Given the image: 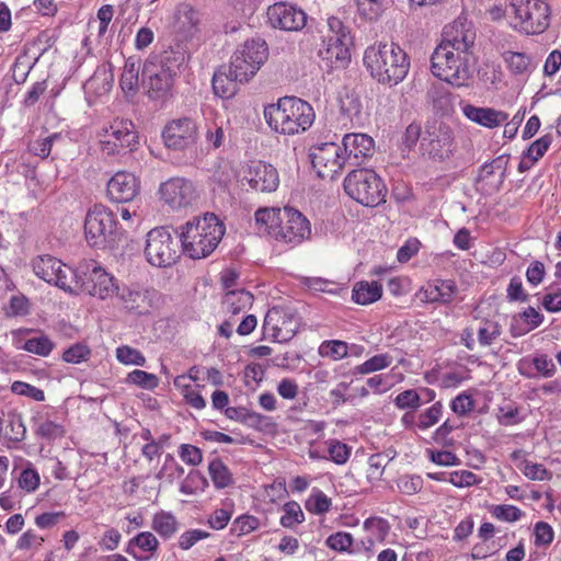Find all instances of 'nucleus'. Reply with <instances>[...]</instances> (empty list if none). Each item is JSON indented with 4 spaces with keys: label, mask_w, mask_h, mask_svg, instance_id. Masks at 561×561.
<instances>
[{
    "label": "nucleus",
    "mask_w": 561,
    "mask_h": 561,
    "mask_svg": "<svg viewBox=\"0 0 561 561\" xmlns=\"http://www.w3.org/2000/svg\"><path fill=\"white\" fill-rule=\"evenodd\" d=\"M474 42L476 31L470 24L458 20L447 25L431 56L432 73L454 87H469L474 73Z\"/></svg>",
    "instance_id": "obj_1"
},
{
    "label": "nucleus",
    "mask_w": 561,
    "mask_h": 561,
    "mask_svg": "<svg viewBox=\"0 0 561 561\" xmlns=\"http://www.w3.org/2000/svg\"><path fill=\"white\" fill-rule=\"evenodd\" d=\"M364 65L379 83L396 85L403 81L410 69L405 51L394 43H379L366 48Z\"/></svg>",
    "instance_id": "obj_2"
},
{
    "label": "nucleus",
    "mask_w": 561,
    "mask_h": 561,
    "mask_svg": "<svg viewBox=\"0 0 561 561\" xmlns=\"http://www.w3.org/2000/svg\"><path fill=\"white\" fill-rule=\"evenodd\" d=\"M225 234L224 224L214 215L187 221L180 234L184 253L191 259H204L218 247Z\"/></svg>",
    "instance_id": "obj_3"
},
{
    "label": "nucleus",
    "mask_w": 561,
    "mask_h": 561,
    "mask_svg": "<svg viewBox=\"0 0 561 561\" xmlns=\"http://www.w3.org/2000/svg\"><path fill=\"white\" fill-rule=\"evenodd\" d=\"M264 117L268 126L284 135H294L305 131L314 121V112L309 103L295 98L286 96L264 108Z\"/></svg>",
    "instance_id": "obj_4"
},
{
    "label": "nucleus",
    "mask_w": 561,
    "mask_h": 561,
    "mask_svg": "<svg viewBox=\"0 0 561 561\" xmlns=\"http://www.w3.org/2000/svg\"><path fill=\"white\" fill-rule=\"evenodd\" d=\"M507 18L520 33L541 34L550 25V7L545 0H508Z\"/></svg>",
    "instance_id": "obj_5"
},
{
    "label": "nucleus",
    "mask_w": 561,
    "mask_h": 561,
    "mask_svg": "<svg viewBox=\"0 0 561 561\" xmlns=\"http://www.w3.org/2000/svg\"><path fill=\"white\" fill-rule=\"evenodd\" d=\"M346 194L357 203L376 207L385 202L387 188L380 176L370 169H357L344 179Z\"/></svg>",
    "instance_id": "obj_6"
},
{
    "label": "nucleus",
    "mask_w": 561,
    "mask_h": 561,
    "mask_svg": "<svg viewBox=\"0 0 561 561\" xmlns=\"http://www.w3.org/2000/svg\"><path fill=\"white\" fill-rule=\"evenodd\" d=\"M268 48L263 38L245 41L233 53L228 70L230 78L240 83L248 82L267 60Z\"/></svg>",
    "instance_id": "obj_7"
},
{
    "label": "nucleus",
    "mask_w": 561,
    "mask_h": 561,
    "mask_svg": "<svg viewBox=\"0 0 561 561\" xmlns=\"http://www.w3.org/2000/svg\"><path fill=\"white\" fill-rule=\"evenodd\" d=\"M180 64L170 55L154 56L142 68V83L151 99H162L169 94Z\"/></svg>",
    "instance_id": "obj_8"
},
{
    "label": "nucleus",
    "mask_w": 561,
    "mask_h": 561,
    "mask_svg": "<svg viewBox=\"0 0 561 561\" xmlns=\"http://www.w3.org/2000/svg\"><path fill=\"white\" fill-rule=\"evenodd\" d=\"M73 283L100 299H106L118 290L115 277L94 260H83L78 264L73 271Z\"/></svg>",
    "instance_id": "obj_9"
},
{
    "label": "nucleus",
    "mask_w": 561,
    "mask_h": 561,
    "mask_svg": "<svg viewBox=\"0 0 561 561\" xmlns=\"http://www.w3.org/2000/svg\"><path fill=\"white\" fill-rule=\"evenodd\" d=\"M117 221L114 213L103 205L91 207L84 219V238L88 244L105 249L115 241Z\"/></svg>",
    "instance_id": "obj_10"
},
{
    "label": "nucleus",
    "mask_w": 561,
    "mask_h": 561,
    "mask_svg": "<svg viewBox=\"0 0 561 561\" xmlns=\"http://www.w3.org/2000/svg\"><path fill=\"white\" fill-rule=\"evenodd\" d=\"M145 257L154 267H169L179 257V244L165 227L151 229L147 233Z\"/></svg>",
    "instance_id": "obj_11"
},
{
    "label": "nucleus",
    "mask_w": 561,
    "mask_h": 561,
    "mask_svg": "<svg viewBox=\"0 0 561 561\" xmlns=\"http://www.w3.org/2000/svg\"><path fill=\"white\" fill-rule=\"evenodd\" d=\"M101 150L106 156H115L134 150L138 135L131 121L116 118L100 134Z\"/></svg>",
    "instance_id": "obj_12"
},
{
    "label": "nucleus",
    "mask_w": 561,
    "mask_h": 561,
    "mask_svg": "<svg viewBox=\"0 0 561 561\" xmlns=\"http://www.w3.org/2000/svg\"><path fill=\"white\" fill-rule=\"evenodd\" d=\"M161 201L173 210H186L197 205L199 193L195 184L184 178H171L159 187Z\"/></svg>",
    "instance_id": "obj_13"
},
{
    "label": "nucleus",
    "mask_w": 561,
    "mask_h": 561,
    "mask_svg": "<svg viewBox=\"0 0 561 561\" xmlns=\"http://www.w3.org/2000/svg\"><path fill=\"white\" fill-rule=\"evenodd\" d=\"M420 150L423 156L444 160L453 151V131L442 122L428 123L421 137Z\"/></svg>",
    "instance_id": "obj_14"
},
{
    "label": "nucleus",
    "mask_w": 561,
    "mask_h": 561,
    "mask_svg": "<svg viewBox=\"0 0 561 561\" xmlns=\"http://www.w3.org/2000/svg\"><path fill=\"white\" fill-rule=\"evenodd\" d=\"M34 274L48 284H53L65 291L72 293L73 271L60 260L45 254L32 260Z\"/></svg>",
    "instance_id": "obj_15"
},
{
    "label": "nucleus",
    "mask_w": 561,
    "mask_h": 561,
    "mask_svg": "<svg viewBox=\"0 0 561 561\" xmlns=\"http://www.w3.org/2000/svg\"><path fill=\"white\" fill-rule=\"evenodd\" d=\"M310 158L313 169L322 179H332L346 167L342 147L334 141L320 142L312 146Z\"/></svg>",
    "instance_id": "obj_16"
},
{
    "label": "nucleus",
    "mask_w": 561,
    "mask_h": 561,
    "mask_svg": "<svg viewBox=\"0 0 561 561\" xmlns=\"http://www.w3.org/2000/svg\"><path fill=\"white\" fill-rule=\"evenodd\" d=\"M197 137V124L188 117L172 119L162 130L164 145L172 150H185L193 147Z\"/></svg>",
    "instance_id": "obj_17"
},
{
    "label": "nucleus",
    "mask_w": 561,
    "mask_h": 561,
    "mask_svg": "<svg viewBox=\"0 0 561 561\" xmlns=\"http://www.w3.org/2000/svg\"><path fill=\"white\" fill-rule=\"evenodd\" d=\"M311 234V226L306 216L297 209L283 208L282 224L276 241H280L291 245H298L309 239Z\"/></svg>",
    "instance_id": "obj_18"
},
{
    "label": "nucleus",
    "mask_w": 561,
    "mask_h": 561,
    "mask_svg": "<svg viewBox=\"0 0 561 561\" xmlns=\"http://www.w3.org/2000/svg\"><path fill=\"white\" fill-rule=\"evenodd\" d=\"M266 15L272 27L288 32L300 31L307 23V14L304 10L285 2L268 7Z\"/></svg>",
    "instance_id": "obj_19"
},
{
    "label": "nucleus",
    "mask_w": 561,
    "mask_h": 561,
    "mask_svg": "<svg viewBox=\"0 0 561 561\" xmlns=\"http://www.w3.org/2000/svg\"><path fill=\"white\" fill-rule=\"evenodd\" d=\"M263 328L265 333L272 335L275 341L284 343L295 336L298 323L284 308L273 307L264 318Z\"/></svg>",
    "instance_id": "obj_20"
},
{
    "label": "nucleus",
    "mask_w": 561,
    "mask_h": 561,
    "mask_svg": "<svg viewBox=\"0 0 561 561\" xmlns=\"http://www.w3.org/2000/svg\"><path fill=\"white\" fill-rule=\"evenodd\" d=\"M242 180L257 192L271 193L279 185V175L272 164L263 161H252L244 167Z\"/></svg>",
    "instance_id": "obj_21"
},
{
    "label": "nucleus",
    "mask_w": 561,
    "mask_h": 561,
    "mask_svg": "<svg viewBox=\"0 0 561 561\" xmlns=\"http://www.w3.org/2000/svg\"><path fill=\"white\" fill-rule=\"evenodd\" d=\"M341 147L346 165L358 167L373 156L375 141L366 134L353 133L344 135Z\"/></svg>",
    "instance_id": "obj_22"
},
{
    "label": "nucleus",
    "mask_w": 561,
    "mask_h": 561,
    "mask_svg": "<svg viewBox=\"0 0 561 561\" xmlns=\"http://www.w3.org/2000/svg\"><path fill=\"white\" fill-rule=\"evenodd\" d=\"M350 43L351 39L324 37L319 49L322 64L329 69L345 68L351 60Z\"/></svg>",
    "instance_id": "obj_23"
},
{
    "label": "nucleus",
    "mask_w": 561,
    "mask_h": 561,
    "mask_svg": "<svg viewBox=\"0 0 561 561\" xmlns=\"http://www.w3.org/2000/svg\"><path fill=\"white\" fill-rule=\"evenodd\" d=\"M123 308L133 314H146L150 311L156 296L154 290L124 286L116 290Z\"/></svg>",
    "instance_id": "obj_24"
},
{
    "label": "nucleus",
    "mask_w": 561,
    "mask_h": 561,
    "mask_svg": "<svg viewBox=\"0 0 561 561\" xmlns=\"http://www.w3.org/2000/svg\"><path fill=\"white\" fill-rule=\"evenodd\" d=\"M107 196L115 203L131 202L139 193V181L129 172H117L107 182Z\"/></svg>",
    "instance_id": "obj_25"
},
{
    "label": "nucleus",
    "mask_w": 561,
    "mask_h": 561,
    "mask_svg": "<svg viewBox=\"0 0 561 561\" xmlns=\"http://www.w3.org/2000/svg\"><path fill=\"white\" fill-rule=\"evenodd\" d=\"M457 286L451 279H434L427 282L417 293L416 297L425 304H449L454 300Z\"/></svg>",
    "instance_id": "obj_26"
},
{
    "label": "nucleus",
    "mask_w": 561,
    "mask_h": 561,
    "mask_svg": "<svg viewBox=\"0 0 561 561\" xmlns=\"http://www.w3.org/2000/svg\"><path fill=\"white\" fill-rule=\"evenodd\" d=\"M507 165L508 157L504 154L485 162L480 169L478 182L483 184V187L488 186V190H500L506 176Z\"/></svg>",
    "instance_id": "obj_27"
},
{
    "label": "nucleus",
    "mask_w": 561,
    "mask_h": 561,
    "mask_svg": "<svg viewBox=\"0 0 561 561\" xmlns=\"http://www.w3.org/2000/svg\"><path fill=\"white\" fill-rule=\"evenodd\" d=\"M462 112L468 119L488 128L497 127L508 118V114L503 111L491 107H477L471 104L465 105Z\"/></svg>",
    "instance_id": "obj_28"
},
{
    "label": "nucleus",
    "mask_w": 561,
    "mask_h": 561,
    "mask_svg": "<svg viewBox=\"0 0 561 561\" xmlns=\"http://www.w3.org/2000/svg\"><path fill=\"white\" fill-rule=\"evenodd\" d=\"M254 217L257 231L276 240L282 224L283 209L260 208L255 211Z\"/></svg>",
    "instance_id": "obj_29"
},
{
    "label": "nucleus",
    "mask_w": 561,
    "mask_h": 561,
    "mask_svg": "<svg viewBox=\"0 0 561 561\" xmlns=\"http://www.w3.org/2000/svg\"><path fill=\"white\" fill-rule=\"evenodd\" d=\"M382 286L376 282L362 280L355 284L352 299L358 305H369L381 298Z\"/></svg>",
    "instance_id": "obj_30"
},
{
    "label": "nucleus",
    "mask_w": 561,
    "mask_h": 561,
    "mask_svg": "<svg viewBox=\"0 0 561 561\" xmlns=\"http://www.w3.org/2000/svg\"><path fill=\"white\" fill-rule=\"evenodd\" d=\"M253 296L244 289L228 290L224 297L226 312L237 314L252 305Z\"/></svg>",
    "instance_id": "obj_31"
},
{
    "label": "nucleus",
    "mask_w": 561,
    "mask_h": 561,
    "mask_svg": "<svg viewBox=\"0 0 561 561\" xmlns=\"http://www.w3.org/2000/svg\"><path fill=\"white\" fill-rule=\"evenodd\" d=\"M174 387L181 391L187 404L196 410H203L206 407V400L203 396L195 390L190 383L186 382L185 375L174 378Z\"/></svg>",
    "instance_id": "obj_32"
},
{
    "label": "nucleus",
    "mask_w": 561,
    "mask_h": 561,
    "mask_svg": "<svg viewBox=\"0 0 561 561\" xmlns=\"http://www.w3.org/2000/svg\"><path fill=\"white\" fill-rule=\"evenodd\" d=\"M19 489L27 494L34 493L41 484V476L31 461H26L25 467L16 477Z\"/></svg>",
    "instance_id": "obj_33"
},
{
    "label": "nucleus",
    "mask_w": 561,
    "mask_h": 561,
    "mask_svg": "<svg viewBox=\"0 0 561 561\" xmlns=\"http://www.w3.org/2000/svg\"><path fill=\"white\" fill-rule=\"evenodd\" d=\"M151 528L164 539L171 538L178 530V520L171 513L159 512L152 518Z\"/></svg>",
    "instance_id": "obj_34"
},
{
    "label": "nucleus",
    "mask_w": 561,
    "mask_h": 561,
    "mask_svg": "<svg viewBox=\"0 0 561 561\" xmlns=\"http://www.w3.org/2000/svg\"><path fill=\"white\" fill-rule=\"evenodd\" d=\"M237 82L230 78V70L228 71H217L213 77V89L216 95L222 99H229L234 95L237 90Z\"/></svg>",
    "instance_id": "obj_35"
},
{
    "label": "nucleus",
    "mask_w": 561,
    "mask_h": 561,
    "mask_svg": "<svg viewBox=\"0 0 561 561\" xmlns=\"http://www.w3.org/2000/svg\"><path fill=\"white\" fill-rule=\"evenodd\" d=\"M356 10L362 19L375 22L386 10V0H356Z\"/></svg>",
    "instance_id": "obj_36"
},
{
    "label": "nucleus",
    "mask_w": 561,
    "mask_h": 561,
    "mask_svg": "<svg viewBox=\"0 0 561 561\" xmlns=\"http://www.w3.org/2000/svg\"><path fill=\"white\" fill-rule=\"evenodd\" d=\"M393 459L389 453L374 454L368 459L367 479L375 483L381 480L388 463Z\"/></svg>",
    "instance_id": "obj_37"
},
{
    "label": "nucleus",
    "mask_w": 561,
    "mask_h": 561,
    "mask_svg": "<svg viewBox=\"0 0 561 561\" xmlns=\"http://www.w3.org/2000/svg\"><path fill=\"white\" fill-rule=\"evenodd\" d=\"M199 21L198 11L190 5H185L179 13V30L185 35V37H191L197 32Z\"/></svg>",
    "instance_id": "obj_38"
},
{
    "label": "nucleus",
    "mask_w": 561,
    "mask_h": 561,
    "mask_svg": "<svg viewBox=\"0 0 561 561\" xmlns=\"http://www.w3.org/2000/svg\"><path fill=\"white\" fill-rule=\"evenodd\" d=\"M209 476L217 489H225L232 483V474L228 467L218 458L208 465Z\"/></svg>",
    "instance_id": "obj_39"
},
{
    "label": "nucleus",
    "mask_w": 561,
    "mask_h": 561,
    "mask_svg": "<svg viewBox=\"0 0 561 561\" xmlns=\"http://www.w3.org/2000/svg\"><path fill=\"white\" fill-rule=\"evenodd\" d=\"M393 362V357L388 354H377L360 365L354 367V374L368 375L389 367Z\"/></svg>",
    "instance_id": "obj_40"
},
{
    "label": "nucleus",
    "mask_w": 561,
    "mask_h": 561,
    "mask_svg": "<svg viewBox=\"0 0 561 561\" xmlns=\"http://www.w3.org/2000/svg\"><path fill=\"white\" fill-rule=\"evenodd\" d=\"M183 474V467L175 460L172 454H167L162 467L156 473V479L173 483L174 480L180 479Z\"/></svg>",
    "instance_id": "obj_41"
},
{
    "label": "nucleus",
    "mask_w": 561,
    "mask_h": 561,
    "mask_svg": "<svg viewBox=\"0 0 561 561\" xmlns=\"http://www.w3.org/2000/svg\"><path fill=\"white\" fill-rule=\"evenodd\" d=\"M135 547L150 554H154L159 548V541L152 533L142 531L128 541L126 552L133 553V548Z\"/></svg>",
    "instance_id": "obj_42"
},
{
    "label": "nucleus",
    "mask_w": 561,
    "mask_h": 561,
    "mask_svg": "<svg viewBox=\"0 0 561 561\" xmlns=\"http://www.w3.org/2000/svg\"><path fill=\"white\" fill-rule=\"evenodd\" d=\"M208 486L206 478L197 470H192L180 484V492L185 495H194L204 492Z\"/></svg>",
    "instance_id": "obj_43"
},
{
    "label": "nucleus",
    "mask_w": 561,
    "mask_h": 561,
    "mask_svg": "<svg viewBox=\"0 0 561 561\" xmlns=\"http://www.w3.org/2000/svg\"><path fill=\"white\" fill-rule=\"evenodd\" d=\"M503 59L514 75H524L530 70V57L524 53L504 51Z\"/></svg>",
    "instance_id": "obj_44"
},
{
    "label": "nucleus",
    "mask_w": 561,
    "mask_h": 561,
    "mask_svg": "<svg viewBox=\"0 0 561 561\" xmlns=\"http://www.w3.org/2000/svg\"><path fill=\"white\" fill-rule=\"evenodd\" d=\"M283 516L280 517V525L285 528L293 529L297 525L305 522V514L300 505L295 501H289L283 505Z\"/></svg>",
    "instance_id": "obj_45"
},
{
    "label": "nucleus",
    "mask_w": 561,
    "mask_h": 561,
    "mask_svg": "<svg viewBox=\"0 0 561 561\" xmlns=\"http://www.w3.org/2000/svg\"><path fill=\"white\" fill-rule=\"evenodd\" d=\"M348 344L340 340L324 341L319 347V354L322 357H329L333 360L345 358L348 356Z\"/></svg>",
    "instance_id": "obj_46"
},
{
    "label": "nucleus",
    "mask_w": 561,
    "mask_h": 561,
    "mask_svg": "<svg viewBox=\"0 0 561 561\" xmlns=\"http://www.w3.org/2000/svg\"><path fill=\"white\" fill-rule=\"evenodd\" d=\"M325 445L328 460H331L336 465H344L347 462L351 456V448L346 444L337 439H329L325 442Z\"/></svg>",
    "instance_id": "obj_47"
},
{
    "label": "nucleus",
    "mask_w": 561,
    "mask_h": 561,
    "mask_svg": "<svg viewBox=\"0 0 561 561\" xmlns=\"http://www.w3.org/2000/svg\"><path fill=\"white\" fill-rule=\"evenodd\" d=\"M332 505L331 499L321 490L313 489L312 493L306 501V508L313 514L321 515L330 511Z\"/></svg>",
    "instance_id": "obj_48"
},
{
    "label": "nucleus",
    "mask_w": 561,
    "mask_h": 561,
    "mask_svg": "<svg viewBox=\"0 0 561 561\" xmlns=\"http://www.w3.org/2000/svg\"><path fill=\"white\" fill-rule=\"evenodd\" d=\"M54 348V343L47 335H39L24 342L22 350L38 356H48Z\"/></svg>",
    "instance_id": "obj_49"
},
{
    "label": "nucleus",
    "mask_w": 561,
    "mask_h": 561,
    "mask_svg": "<svg viewBox=\"0 0 561 561\" xmlns=\"http://www.w3.org/2000/svg\"><path fill=\"white\" fill-rule=\"evenodd\" d=\"M126 381L147 390H152L159 385V378L154 374L140 369L130 371L126 377Z\"/></svg>",
    "instance_id": "obj_50"
},
{
    "label": "nucleus",
    "mask_w": 561,
    "mask_h": 561,
    "mask_svg": "<svg viewBox=\"0 0 561 561\" xmlns=\"http://www.w3.org/2000/svg\"><path fill=\"white\" fill-rule=\"evenodd\" d=\"M399 410H417L422 405V394L415 389H408L400 392L393 400Z\"/></svg>",
    "instance_id": "obj_51"
},
{
    "label": "nucleus",
    "mask_w": 561,
    "mask_h": 561,
    "mask_svg": "<svg viewBox=\"0 0 561 561\" xmlns=\"http://www.w3.org/2000/svg\"><path fill=\"white\" fill-rule=\"evenodd\" d=\"M501 333V325L496 321L484 320L478 330V341L481 346H489Z\"/></svg>",
    "instance_id": "obj_52"
},
{
    "label": "nucleus",
    "mask_w": 561,
    "mask_h": 561,
    "mask_svg": "<svg viewBox=\"0 0 561 561\" xmlns=\"http://www.w3.org/2000/svg\"><path fill=\"white\" fill-rule=\"evenodd\" d=\"M490 513L494 518L506 523L517 522L524 515L522 510L511 504L493 505Z\"/></svg>",
    "instance_id": "obj_53"
},
{
    "label": "nucleus",
    "mask_w": 561,
    "mask_h": 561,
    "mask_svg": "<svg viewBox=\"0 0 561 561\" xmlns=\"http://www.w3.org/2000/svg\"><path fill=\"white\" fill-rule=\"evenodd\" d=\"M116 359L123 365L144 366L146 357L131 346L122 345L116 348Z\"/></svg>",
    "instance_id": "obj_54"
},
{
    "label": "nucleus",
    "mask_w": 561,
    "mask_h": 561,
    "mask_svg": "<svg viewBox=\"0 0 561 561\" xmlns=\"http://www.w3.org/2000/svg\"><path fill=\"white\" fill-rule=\"evenodd\" d=\"M364 529L370 533L374 540L383 541L390 530L388 520L382 517H369L364 522Z\"/></svg>",
    "instance_id": "obj_55"
},
{
    "label": "nucleus",
    "mask_w": 561,
    "mask_h": 561,
    "mask_svg": "<svg viewBox=\"0 0 561 561\" xmlns=\"http://www.w3.org/2000/svg\"><path fill=\"white\" fill-rule=\"evenodd\" d=\"M138 67L134 61H126L122 76H121V88L124 92H135L138 87Z\"/></svg>",
    "instance_id": "obj_56"
},
{
    "label": "nucleus",
    "mask_w": 561,
    "mask_h": 561,
    "mask_svg": "<svg viewBox=\"0 0 561 561\" xmlns=\"http://www.w3.org/2000/svg\"><path fill=\"white\" fill-rule=\"evenodd\" d=\"M442 414H443V404H442V402L438 401L419 414V420H417L416 426L420 430L425 431V430L434 426L442 417Z\"/></svg>",
    "instance_id": "obj_57"
},
{
    "label": "nucleus",
    "mask_w": 561,
    "mask_h": 561,
    "mask_svg": "<svg viewBox=\"0 0 561 561\" xmlns=\"http://www.w3.org/2000/svg\"><path fill=\"white\" fill-rule=\"evenodd\" d=\"M36 434L47 440L60 439L65 436V427L50 420H44L39 423Z\"/></svg>",
    "instance_id": "obj_58"
},
{
    "label": "nucleus",
    "mask_w": 561,
    "mask_h": 561,
    "mask_svg": "<svg viewBox=\"0 0 561 561\" xmlns=\"http://www.w3.org/2000/svg\"><path fill=\"white\" fill-rule=\"evenodd\" d=\"M91 356L90 348L81 343L73 344L62 354V359L71 364H80L87 362Z\"/></svg>",
    "instance_id": "obj_59"
},
{
    "label": "nucleus",
    "mask_w": 561,
    "mask_h": 561,
    "mask_svg": "<svg viewBox=\"0 0 561 561\" xmlns=\"http://www.w3.org/2000/svg\"><path fill=\"white\" fill-rule=\"evenodd\" d=\"M397 486L401 493L413 495L419 493L423 488V479L417 474H405L400 477Z\"/></svg>",
    "instance_id": "obj_60"
},
{
    "label": "nucleus",
    "mask_w": 561,
    "mask_h": 561,
    "mask_svg": "<svg viewBox=\"0 0 561 561\" xmlns=\"http://www.w3.org/2000/svg\"><path fill=\"white\" fill-rule=\"evenodd\" d=\"M448 482L456 488H468L480 483L481 479H478V477L469 470H458L448 474Z\"/></svg>",
    "instance_id": "obj_61"
},
{
    "label": "nucleus",
    "mask_w": 561,
    "mask_h": 561,
    "mask_svg": "<svg viewBox=\"0 0 561 561\" xmlns=\"http://www.w3.org/2000/svg\"><path fill=\"white\" fill-rule=\"evenodd\" d=\"M11 391L14 394L27 397L38 402L45 400V393L42 389L23 381H14L11 385Z\"/></svg>",
    "instance_id": "obj_62"
},
{
    "label": "nucleus",
    "mask_w": 561,
    "mask_h": 561,
    "mask_svg": "<svg viewBox=\"0 0 561 561\" xmlns=\"http://www.w3.org/2000/svg\"><path fill=\"white\" fill-rule=\"evenodd\" d=\"M260 526V520L251 515H243L238 517L231 527V531L238 536L250 534L256 530Z\"/></svg>",
    "instance_id": "obj_63"
},
{
    "label": "nucleus",
    "mask_w": 561,
    "mask_h": 561,
    "mask_svg": "<svg viewBox=\"0 0 561 561\" xmlns=\"http://www.w3.org/2000/svg\"><path fill=\"white\" fill-rule=\"evenodd\" d=\"M327 546L335 551H346L353 543V537L345 531L332 534L327 539Z\"/></svg>",
    "instance_id": "obj_64"
}]
</instances>
